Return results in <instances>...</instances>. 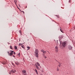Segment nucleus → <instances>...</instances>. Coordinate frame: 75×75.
I'll use <instances>...</instances> for the list:
<instances>
[{"instance_id": "1", "label": "nucleus", "mask_w": 75, "mask_h": 75, "mask_svg": "<svg viewBox=\"0 0 75 75\" xmlns=\"http://www.w3.org/2000/svg\"><path fill=\"white\" fill-rule=\"evenodd\" d=\"M35 55L37 58H38V50L37 49L35 50Z\"/></svg>"}, {"instance_id": "2", "label": "nucleus", "mask_w": 75, "mask_h": 75, "mask_svg": "<svg viewBox=\"0 0 75 75\" xmlns=\"http://www.w3.org/2000/svg\"><path fill=\"white\" fill-rule=\"evenodd\" d=\"M62 37H63L62 35H60L59 37V41L60 42V44H61V39H62Z\"/></svg>"}, {"instance_id": "3", "label": "nucleus", "mask_w": 75, "mask_h": 75, "mask_svg": "<svg viewBox=\"0 0 75 75\" xmlns=\"http://www.w3.org/2000/svg\"><path fill=\"white\" fill-rule=\"evenodd\" d=\"M61 44H60L61 45H62L63 47H65V45H66V44H67V42H64L62 43V44H61Z\"/></svg>"}, {"instance_id": "4", "label": "nucleus", "mask_w": 75, "mask_h": 75, "mask_svg": "<svg viewBox=\"0 0 75 75\" xmlns=\"http://www.w3.org/2000/svg\"><path fill=\"white\" fill-rule=\"evenodd\" d=\"M68 48L70 50H72V48H73V47H72L71 45H69Z\"/></svg>"}, {"instance_id": "5", "label": "nucleus", "mask_w": 75, "mask_h": 75, "mask_svg": "<svg viewBox=\"0 0 75 75\" xmlns=\"http://www.w3.org/2000/svg\"><path fill=\"white\" fill-rule=\"evenodd\" d=\"M55 49L56 52H58V47L56 46L55 48Z\"/></svg>"}, {"instance_id": "6", "label": "nucleus", "mask_w": 75, "mask_h": 75, "mask_svg": "<svg viewBox=\"0 0 75 75\" xmlns=\"http://www.w3.org/2000/svg\"><path fill=\"white\" fill-rule=\"evenodd\" d=\"M11 52L10 53V56H11L13 54V52H14L13 51L11 50Z\"/></svg>"}, {"instance_id": "7", "label": "nucleus", "mask_w": 75, "mask_h": 75, "mask_svg": "<svg viewBox=\"0 0 75 75\" xmlns=\"http://www.w3.org/2000/svg\"><path fill=\"white\" fill-rule=\"evenodd\" d=\"M41 52H43L44 54H46L47 53V52L46 51H45L43 50H41Z\"/></svg>"}, {"instance_id": "8", "label": "nucleus", "mask_w": 75, "mask_h": 75, "mask_svg": "<svg viewBox=\"0 0 75 75\" xmlns=\"http://www.w3.org/2000/svg\"><path fill=\"white\" fill-rule=\"evenodd\" d=\"M15 63L16 65H19V62H15Z\"/></svg>"}, {"instance_id": "9", "label": "nucleus", "mask_w": 75, "mask_h": 75, "mask_svg": "<svg viewBox=\"0 0 75 75\" xmlns=\"http://www.w3.org/2000/svg\"><path fill=\"white\" fill-rule=\"evenodd\" d=\"M11 72L12 73H15L16 72H15V71L14 70H11Z\"/></svg>"}, {"instance_id": "10", "label": "nucleus", "mask_w": 75, "mask_h": 75, "mask_svg": "<svg viewBox=\"0 0 75 75\" xmlns=\"http://www.w3.org/2000/svg\"><path fill=\"white\" fill-rule=\"evenodd\" d=\"M22 72H23V73L25 74V73H26V71H25V70H24L23 71H22Z\"/></svg>"}, {"instance_id": "11", "label": "nucleus", "mask_w": 75, "mask_h": 75, "mask_svg": "<svg viewBox=\"0 0 75 75\" xmlns=\"http://www.w3.org/2000/svg\"><path fill=\"white\" fill-rule=\"evenodd\" d=\"M36 64H37L38 65V67H40V64H39V62H37Z\"/></svg>"}, {"instance_id": "12", "label": "nucleus", "mask_w": 75, "mask_h": 75, "mask_svg": "<svg viewBox=\"0 0 75 75\" xmlns=\"http://www.w3.org/2000/svg\"><path fill=\"white\" fill-rule=\"evenodd\" d=\"M27 48H28L27 50H30V47L29 46L27 47Z\"/></svg>"}, {"instance_id": "13", "label": "nucleus", "mask_w": 75, "mask_h": 75, "mask_svg": "<svg viewBox=\"0 0 75 75\" xmlns=\"http://www.w3.org/2000/svg\"><path fill=\"white\" fill-rule=\"evenodd\" d=\"M35 71L36 72V74H38V71H37V70L36 69H35Z\"/></svg>"}, {"instance_id": "14", "label": "nucleus", "mask_w": 75, "mask_h": 75, "mask_svg": "<svg viewBox=\"0 0 75 75\" xmlns=\"http://www.w3.org/2000/svg\"><path fill=\"white\" fill-rule=\"evenodd\" d=\"M15 50H18L17 47V46H15Z\"/></svg>"}, {"instance_id": "15", "label": "nucleus", "mask_w": 75, "mask_h": 75, "mask_svg": "<svg viewBox=\"0 0 75 75\" xmlns=\"http://www.w3.org/2000/svg\"><path fill=\"white\" fill-rule=\"evenodd\" d=\"M36 68L37 69H38V70H40V68H39V67H38V66H36Z\"/></svg>"}, {"instance_id": "16", "label": "nucleus", "mask_w": 75, "mask_h": 75, "mask_svg": "<svg viewBox=\"0 0 75 75\" xmlns=\"http://www.w3.org/2000/svg\"><path fill=\"white\" fill-rule=\"evenodd\" d=\"M20 53H19L18 54V56L19 57H20Z\"/></svg>"}, {"instance_id": "17", "label": "nucleus", "mask_w": 75, "mask_h": 75, "mask_svg": "<svg viewBox=\"0 0 75 75\" xmlns=\"http://www.w3.org/2000/svg\"><path fill=\"white\" fill-rule=\"evenodd\" d=\"M21 47L22 48H25L24 47V45L21 46Z\"/></svg>"}, {"instance_id": "18", "label": "nucleus", "mask_w": 75, "mask_h": 75, "mask_svg": "<svg viewBox=\"0 0 75 75\" xmlns=\"http://www.w3.org/2000/svg\"><path fill=\"white\" fill-rule=\"evenodd\" d=\"M23 43H22V44H21V43H19V45L20 46V45H23Z\"/></svg>"}, {"instance_id": "19", "label": "nucleus", "mask_w": 75, "mask_h": 75, "mask_svg": "<svg viewBox=\"0 0 75 75\" xmlns=\"http://www.w3.org/2000/svg\"><path fill=\"white\" fill-rule=\"evenodd\" d=\"M19 33H20V34H21L22 33H21V30H19Z\"/></svg>"}, {"instance_id": "20", "label": "nucleus", "mask_w": 75, "mask_h": 75, "mask_svg": "<svg viewBox=\"0 0 75 75\" xmlns=\"http://www.w3.org/2000/svg\"><path fill=\"white\" fill-rule=\"evenodd\" d=\"M10 48H11V49H12V48H13V47L11 46H10Z\"/></svg>"}, {"instance_id": "21", "label": "nucleus", "mask_w": 75, "mask_h": 75, "mask_svg": "<svg viewBox=\"0 0 75 75\" xmlns=\"http://www.w3.org/2000/svg\"><path fill=\"white\" fill-rule=\"evenodd\" d=\"M59 65H61V66H62L61 65V63L59 62Z\"/></svg>"}, {"instance_id": "22", "label": "nucleus", "mask_w": 75, "mask_h": 75, "mask_svg": "<svg viewBox=\"0 0 75 75\" xmlns=\"http://www.w3.org/2000/svg\"><path fill=\"white\" fill-rule=\"evenodd\" d=\"M60 31L62 32V33H64L63 31L62 30H61V29H60Z\"/></svg>"}, {"instance_id": "23", "label": "nucleus", "mask_w": 75, "mask_h": 75, "mask_svg": "<svg viewBox=\"0 0 75 75\" xmlns=\"http://www.w3.org/2000/svg\"><path fill=\"white\" fill-rule=\"evenodd\" d=\"M21 12H22V13H23V14H24L25 13L24 12V11H21Z\"/></svg>"}, {"instance_id": "24", "label": "nucleus", "mask_w": 75, "mask_h": 75, "mask_svg": "<svg viewBox=\"0 0 75 75\" xmlns=\"http://www.w3.org/2000/svg\"><path fill=\"white\" fill-rule=\"evenodd\" d=\"M13 54H16V52H13Z\"/></svg>"}, {"instance_id": "25", "label": "nucleus", "mask_w": 75, "mask_h": 75, "mask_svg": "<svg viewBox=\"0 0 75 75\" xmlns=\"http://www.w3.org/2000/svg\"><path fill=\"white\" fill-rule=\"evenodd\" d=\"M56 16H57V18H59V16H57V15H56Z\"/></svg>"}, {"instance_id": "26", "label": "nucleus", "mask_w": 75, "mask_h": 75, "mask_svg": "<svg viewBox=\"0 0 75 75\" xmlns=\"http://www.w3.org/2000/svg\"><path fill=\"white\" fill-rule=\"evenodd\" d=\"M8 44H10V43L8 42Z\"/></svg>"}, {"instance_id": "27", "label": "nucleus", "mask_w": 75, "mask_h": 75, "mask_svg": "<svg viewBox=\"0 0 75 75\" xmlns=\"http://www.w3.org/2000/svg\"><path fill=\"white\" fill-rule=\"evenodd\" d=\"M13 57H15V56L14 55H13V56H12Z\"/></svg>"}, {"instance_id": "28", "label": "nucleus", "mask_w": 75, "mask_h": 75, "mask_svg": "<svg viewBox=\"0 0 75 75\" xmlns=\"http://www.w3.org/2000/svg\"><path fill=\"white\" fill-rule=\"evenodd\" d=\"M58 66H59V67H60L61 65H59Z\"/></svg>"}, {"instance_id": "29", "label": "nucleus", "mask_w": 75, "mask_h": 75, "mask_svg": "<svg viewBox=\"0 0 75 75\" xmlns=\"http://www.w3.org/2000/svg\"><path fill=\"white\" fill-rule=\"evenodd\" d=\"M8 53L9 54H10V53H9V52H8Z\"/></svg>"}, {"instance_id": "30", "label": "nucleus", "mask_w": 75, "mask_h": 75, "mask_svg": "<svg viewBox=\"0 0 75 75\" xmlns=\"http://www.w3.org/2000/svg\"><path fill=\"white\" fill-rule=\"evenodd\" d=\"M35 66L36 67L37 66V64H35Z\"/></svg>"}, {"instance_id": "31", "label": "nucleus", "mask_w": 75, "mask_h": 75, "mask_svg": "<svg viewBox=\"0 0 75 75\" xmlns=\"http://www.w3.org/2000/svg\"><path fill=\"white\" fill-rule=\"evenodd\" d=\"M14 71H15V72H16V70H14Z\"/></svg>"}, {"instance_id": "32", "label": "nucleus", "mask_w": 75, "mask_h": 75, "mask_svg": "<svg viewBox=\"0 0 75 75\" xmlns=\"http://www.w3.org/2000/svg\"><path fill=\"white\" fill-rule=\"evenodd\" d=\"M69 0V2H70V1H71V0Z\"/></svg>"}, {"instance_id": "33", "label": "nucleus", "mask_w": 75, "mask_h": 75, "mask_svg": "<svg viewBox=\"0 0 75 75\" xmlns=\"http://www.w3.org/2000/svg\"><path fill=\"white\" fill-rule=\"evenodd\" d=\"M44 58H47V57H44Z\"/></svg>"}, {"instance_id": "34", "label": "nucleus", "mask_w": 75, "mask_h": 75, "mask_svg": "<svg viewBox=\"0 0 75 75\" xmlns=\"http://www.w3.org/2000/svg\"><path fill=\"white\" fill-rule=\"evenodd\" d=\"M18 9H20V8H18Z\"/></svg>"}, {"instance_id": "35", "label": "nucleus", "mask_w": 75, "mask_h": 75, "mask_svg": "<svg viewBox=\"0 0 75 75\" xmlns=\"http://www.w3.org/2000/svg\"><path fill=\"white\" fill-rule=\"evenodd\" d=\"M9 74H10V75H11V73H10V72L9 73Z\"/></svg>"}, {"instance_id": "36", "label": "nucleus", "mask_w": 75, "mask_h": 75, "mask_svg": "<svg viewBox=\"0 0 75 75\" xmlns=\"http://www.w3.org/2000/svg\"><path fill=\"white\" fill-rule=\"evenodd\" d=\"M19 41H20V39H19Z\"/></svg>"}, {"instance_id": "37", "label": "nucleus", "mask_w": 75, "mask_h": 75, "mask_svg": "<svg viewBox=\"0 0 75 75\" xmlns=\"http://www.w3.org/2000/svg\"><path fill=\"white\" fill-rule=\"evenodd\" d=\"M12 65H13V63H12Z\"/></svg>"}, {"instance_id": "38", "label": "nucleus", "mask_w": 75, "mask_h": 75, "mask_svg": "<svg viewBox=\"0 0 75 75\" xmlns=\"http://www.w3.org/2000/svg\"><path fill=\"white\" fill-rule=\"evenodd\" d=\"M41 75H43L42 74H41Z\"/></svg>"}, {"instance_id": "39", "label": "nucleus", "mask_w": 75, "mask_h": 75, "mask_svg": "<svg viewBox=\"0 0 75 75\" xmlns=\"http://www.w3.org/2000/svg\"><path fill=\"white\" fill-rule=\"evenodd\" d=\"M47 51V52H48V51Z\"/></svg>"}, {"instance_id": "40", "label": "nucleus", "mask_w": 75, "mask_h": 75, "mask_svg": "<svg viewBox=\"0 0 75 75\" xmlns=\"http://www.w3.org/2000/svg\"><path fill=\"white\" fill-rule=\"evenodd\" d=\"M14 67H15V66L14 65Z\"/></svg>"}, {"instance_id": "41", "label": "nucleus", "mask_w": 75, "mask_h": 75, "mask_svg": "<svg viewBox=\"0 0 75 75\" xmlns=\"http://www.w3.org/2000/svg\"><path fill=\"white\" fill-rule=\"evenodd\" d=\"M74 29H75V28H74Z\"/></svg>"}, {"instance_id": "42", "label": "nucleus", "mask_w": 75, "mask_h": 75, "mask_svg": "<svg viewBox=\"0 0 75 75\" xmlns=\"http://www.w3.org/2000/svg\"><path fill=\"white\" fill-rule=\"evenodd\" d=\"M15 2H16V1H15Z\"/></svg>"}, {"instance_id": "43", "label": "nucleus", "mask_w": 75, "mask_h": 75, "mask_svg": "<svg viewBox=\"0 0 75 75\" xmlns=\"http://www.w3.org/2000/svg\"><path fill=\"white\" fill-rule=\"evenodd\" d=\"M19 6H20V5H19Z\"/></svg>"}]
</instances>
